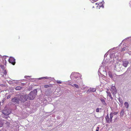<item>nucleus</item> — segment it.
<instances>
[{"label": "nucleus", "mask_w": 131, "mask_h": 131, "mask_svg": "<svg viewBox=\"0 0 131 131\" xmlns=\"http://www.w3.org/2000/svg\"><path fill=\"white\" fill-rule=\"evenodd\" d=\"M36 95L35 91H31L27 95L28 99L29 100H32L34 99Z\"/></svg>", "instance_id": "obj_1"}, {"label": "nucleus", "mask_w": 131, "mask_h": 131, "mask_svg": "<svg viewBox=\"0 0 131 131\" xmlns=\"http://www.w3.org/2000/svg\"><path fill=\"white\" fill-rule=\"evenodd\" d=\"M18 96L19 99V101H20L22 102H24L28 99V96L27 95H24L20 94Z\"/></svg>", "instance_id": "obj_2"}, {"label": "nucleus", "mask_w": 131, "mask_h": 131, "mask_svg": "<svg viewBox=\"0 0 131 131\" xmlns=\"http://www.w3.org/2000/svg\"><path fill=\"white\" fill-rule=\"evenodd\" d=\"M10 63L14 65L15 63V59L13 57H10L8 60Z\"/></svg>", "instance_id": "obj_3"}, {"label": "nucleus", "mask_w": 131, "mask_h": 131, "mask_svg": "<svg viewBox=\"0 0 131 131\" xmlns=\"http://www.w3.org/2000/svg\"><path fill=\"white\" fill-rule=\"evenodd\" d=\"M19 101L18 97H15L12 99V101L15 104H18Z\"/></svg>", "instance_id": "obj_4"}, {"label": "nucleus", "mask_w": 131, "mask_h": 131, "mask_svg": "<svg viewBox=\"0 0 131 131\" xmlns=\"http://www.w3.org/2000/svg\"><path fill=\"white\" fill-rule=\"evenodd\" d=\"M129 63V61L127 60H124L122 61V65L125 67H126Z\"/></svg>", "instance_id": "obj_5"}, {"label": "nucleus", "mask_w": 131, "mask_h": 131, "mask_svg": "<svg viewBox=\"0 0 131 131\" xmlns=\"http://www.w3.org/2000/svg\"><path fill=\"white\" fill-rule=\"evenodd\" d=\"M106 92L107 93V97L109 98L110 100L111 99V100H112L113 99V98L110 92H109V90L108 89H107V90L106 91Z\"/></svg>", "instance_id": "obj_6"}, {"label": "nucleus", "mask_w": 131, "mask_h": 131, "mask_svg": "<svg viewBox=\"0 0 131 131\" xmlns=\"http://www.w3.org/2000/svg\"><path fill=\"white\" fill-rule=\"evenodd\" d=\"M2 113L4 115L6 116L10 114L8 111L7 110H3Z\"/></svg>", "instance_id": "obj_7"}, {"label": "nucleus", "mask_w": 131, "mask_h": 131, "mask_svg": "<svg viewBox=\"0 0 131 131\" xmlns=\"http://www.w3.org/2000/svg\"><path fill=\"white\" fill-rule=\"evenodd\" d=\"M106 122L107 123H110L112 121H110V119L109 118L108 115H107L105 117Z\"/></svg>", "instance_id": "obj_8"}, {"label": "nucleus", "mask_w": 131, "mask_h": 131, "mask_svg": "<svg viewBox=\"0 0 131 131\" xmlns=\"http://www.w3.org/2000/svg\"><path fill=\"white\" fill-rule=\"evenodd\" d=\"M96 90V89L95 88H90L88 90V91H89L91 92H94Z\"/></svg>", "instance_id": "obj_9"}, {"label": "nucleus", "mask_w": 131, "mask_h": 131, "mask_svg": "<svg viewBox=\"0 0 131 131\" xmlns=\"http://www.w3.org/2000/svg\"><path fill=\"white\" fill-rule=\"evenodd\" d=\"M100 100L103 104L104 105L106 104V103L105 102V100L104 99H101Z\"/></svg>", "instance_id": "obj_10"}, {"label": "nucleus", "mask_w": 131, "mask_h": 131, "mask_svg": "<svg viewBox=\"0 0 131 131\" xmlns=\"http://www.w3.org/2000/svg\"><path fill=\"white\" fill-rule=\"evenodd\" d=\"M124 105L125 107L127 108H128L129 106V105L128 104V103L127 102H125L124 103Z\"/></svg>", "instance_id": "obj_11"}, {"label": "nucleus", "mask_w": 131, "mask_h": 131, "mask_svg": "<svg viewBox=\"0 0 131 131\" xmlns=\"http://www.w3.org/2000/svg\"><path fill=\"white\" fill-rule=\"evenodd\" d=\"M108 75L112 79L113 78V75L112 72L110 71H109L108 72Z\"/></svg>", "instance_id": "obj_12"}, {"label": "nucleus", "mask_w": 131, "mask_h": 131, "mask_svg": "<svg viewBox=\"0 0 131 131\" xmlns=\"http://www.w3.org/2000/svg\"><path fill=\"white\" fill-rule=\"evenodd\" d=\"M22 88L20 86H17L15 88V89L17 90H20Z\"/></svg>", "instance_id": "obj_13"}, {"label": "nucleus", "mask_w": 131, "mask_h": 131, "mask_svg": "<svg viewBox=\"0 0 131 131\" xmlns=\"http://www.w3.org/2000/svg\"><path fill=\"white\" fill-rule=\"evenodd\" d=\"M124 113V110L123 109L120 112V115L121 116H123V113Z\"/></svg>", "instance_id": "obj_14"}, {"label": "nucleus", "mask_w": 131, "mask_h": 131, "mask_svg": "<svg viewBox=\"0 0 131 131\" xmlns=\"http://www.w3.org/2000/svg\"><path fill=\"white\" fill-rule=\"evenodd\" d=\"M113 117V116L112 114H110V121H112V118Z\"/></svg>", "instance_id": "obj_15"}, {"label": "nucleus", "mask_w": 131, "mask_h": 131, "mask_svg": "<svg viewBox=\"0 0 131 131\" xmlns=\"http://www.w3.org/2000/svg\"><path fill=\"white\" fill-rule=\"evenodd\" d=\"M126 47H124L122 49L121 51H125L126 50Z\"/></svg>", "instance_id": "obj_16"}, {"label": "nucleus", "mask_w": 131, "mask_h": 131, "mask_svg": "<svg viewBox=\"0 0 131 131\" xmlns=\"http://www.w3.org/2000/svg\"><path fill=\"white\" fill-rule=\"evenodd\" d=\"M44 87L45 88H48L50 87V86L48 85H44Z\"/></svg>", "instance_id": "obj_17"}, {"label": "nucleus", "mask_w": 131, "mask_h": 131, "mask_svg": "<svg viewBox=\"0 0 131 131\" xmlns=\"http://www.w3.org/2000/svg\"><path fill=\"white\" fill-rule=\"evenodd\" d=\"M3 125V124L0 120V127H2Z\"/></svg>", "instance_id": "obj_18"}, {"label": "nucleus", "mask_w": 131, "mask_h": 131, "mask_svg": "<svg viewBox=\"0 0 131 131\" xmlns=\"http://www.w3.org/2000/svg\"><path fill=\"white\" fill-rule=\"evenodd\" d=\"M119 101L120 103L121 104L122 103H123V100L121 99H119Z\"/></svg>", "instance_id": "obj_19"}, {"label": "nucleus", "mask_w": 131, "mask_h": 131, "mask_svg": "<svg viewBox=\"0 0 131 131\" xmlns=\"http://www.w3.org/2000/svg\"><path fill=\"white\" fill-rule=\"evenodd\" d=\"M74 86L76 88H79V86L77 84H74Z\"/></svg>", "instance_id": "obj_20"}, {"label": "nucleus", "mask_w": 131, "mask_h": 131, "mask_svg": "<svg viewBox=\"0 0 131 131\" xmlns=\"http://www.w3.org/2000/svg\"><path fill=\"white\" fill-rule=\"evenodd\" d=\"M93 3L94 2H95L98 1V0H90Z\"/></svg>", "instance_id": "obj_21"}, {"label": "nucleus", "mask_w": 131, "mask_h": 131, "mask_svg": "<svg viewBox=\"0 0 131 131\" xmlns=\"http://www.w3.org/2000/svg\"><path fill=\"white\" fill-rule=\"evenodd\" d=\"M41 78L42 79H49V78H48L47 77H43L42 78Z\"/></svg>", "instance_id": "obj_22"}, {"label": "nucleus", "mask_w": 131, "mask_h": 131, "mask_svg": "<svg viewBox=\"0 0 131 131\" xmlns=\"http://www.w3.org/2000/svg\"><path fill=\"white\" fill-rule=\"evenodd\" d=\"M11 97V96L10 95H8L7 96V99H8L9 98H10Z\"/></svg>", "instance_id": "obj_23"}, {"label": "nucleus", "mask_w": 131, "mask_h": 131, "mask_svg": "<svg viewBox=\"0 0 131 131\" xmlns=\"http://www.w3.org/2000/svg\"><path fill=\"white\" fill-rule=\"evenodd\" d=\"M99 127H97V128L96 129V131H99Z\"/></svg>", "instance_id": "obj_24"}, {"label": "nucleus", "mask_w": 131, "mask_h": 131, "mask_svg": "<svg viewBox=\"0 0 131 131\" xmlns=\"http://www.w3.org/2000/svg\"><path fill=\"white\" fill-rule=\"evenodd\" d=\"M57 82L59 84H61L62 83L60 81H57Z\"/></svg>", "instance_id": "obj_25"}, {"label": "nucleus", "mask_w": 131, "mask_h": 131, "mask_svg": "<svg viewBox=\"0 0 131 131\" xmlns=\"http://www.w3.org/2000/svg\"><path fill=\"white\" fill-rule=\"evenodd\" d=\"M96 111L97 112H99V109L98 108L96 109Z\"/></svg>", "instance_id": "obj_26"}, {"label": "nucleus", "mask_w": 131, "mask_h": 131, "mask_svg": "<svg viewBox=\"0 0 131 131\" xmlns=\"http://www.w3.org/2000/svg\"><path fill=\"white\" fill-rule=\"evenodd\" d=\"M7 73V72L6 70H5L4 72V74H6Z\"/></svg>", "instance_id": "obj_27"}, {"label": "nucleus", "mask_w": 131, "mask_h": 131, "mask_svg": "<svg viewBox=\"0 0 131 131\" xmlns=\"http://www.w3.org/2000/svg\"><path fill=\"white\" fill-rule=\"evenodd\" d=\"M2 58V57L1 56H0V62L1 61V59Z\"/></svg>", "instance_id": "obj_28"}, {"label": "nucleus", "mask_w": 131, "mask_h": 131, "mask_svg": "<svg viewBox=\"0 0 131 131\" xmlns=\"http://www.w3.org/2000/svg\"><path fill=\"white\" fill-rule=\"evenodd\" d=\"M115 93H116V92H117V90L116 89V88H115Z\"/></svg>", "instance_id": "obj_29"}, {"label": "nucleus", "mask_w": 131, "mask_h": 131, "mask_svg": "<svg viewBox=\"0 0 131 131\" xmlns=\"http://www.w3.org/2000/svg\"><path fill=\"white\" fill-rule=\"evenodd\" d=\"M117 113V112H115V115H116Z\"/></svg>", "instance_id": "obj_30"}, {"label": "nucleus", "mask_w": 131, "mask_h": 131, "mask_svg": "<svg viewBox=\"0 0 131 131\" xmlns=\"http://www.w3.org/2000/svg\"><path fill=\"white\" fill-rule=\"evenodd\" d=\"M122 43H121L119 45V46H120L121 45Z\"/></svg>", "instance_id": "obj_31"}, {"label": "nucleus", "mask_w": 131, "mask_h": 131, "mask_svg": "<svg viewBox=\"0 0 131 131\" xmlns=\"http://www.w3.org/2000/svg\"><path fill=\"white\" fill-rule=\"evenodd\" d=\"M126 72L124 73L123 74L121 75H123V74H124L125 73H126Z\"/></svg>", "instance_id": "obj_32"}, {"label": "nucleus", "mask_w": 131, "mask_h": 131, "mask_svg": "<svg viewBox=\"0 0 131 131\" xmlns=\"http://www.w3.org/2000/svg\"><path fill=\"white\" fill-rule=\"evenodd\" d=\"M26 77H27V76H25V78H26Z\"/></svg>", "instance_id": "obj_33"}, {"label": "nucleus", "mask_w": 131, "mask_h": 131, "mask_svg": "<svg viewBox=\"0 0 131 131\" xmlns=\"http://www.w3.org/2000/svg\"><path fill=\"white\" fill-rule=\"evenodd\" d=\"M115 58L116 59H117V58H116V57H115Z\"/></svg>", "instance_id": "obj_34"}, {"label": "nucleus", "mask_w": 131, "mask_h": 131, "mask_svg": "<svg viewBox=\"0 0 131 131\" xmlns=\"http://www.w3.org/2000/svg\"><path fill=\"white\" fill-rule=\"evenodd\" d=\"M116 119H117V118H116H116L115 119V120H116Z\"/></svg>", "instance_id": "obj_35"}, {"label": "nucleus", "mask_w": 131, "mask_h": 131, "mask_svg": "<svg viewBox=\"0 0 131 131\" xmlns=\"http://www.w3.org/2000/svg\"><path fill=\"white\" fill-rule=\"evenodd\" d=\"M92 7H93V8H94V6H93Z\"/></svg>", "instance_id": "obj_36"}, {"label": "nucleus", "mask_w": 131, "mask_h": 131, "mask_svg": "<svg viewBox=\"0 0 131 131\" xmlns=\"http://www.w3.org/2000/svg\"><path fill=\"white\" fill-rule=\"evenodd\" d=\"M130 54H131V53H130Z\"/></svg>", "instance_id": "obj_37"}]
</instances>
